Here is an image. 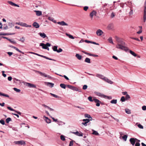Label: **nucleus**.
<instances>
[{
    "label": "nucleus",
    "instance_id": "nucleus-12",
    "mask_svg": "<svg viewBox=\"0 0 146 146\" xmlns=\"http://www.w3.org/2000/svg\"><path fill=\"white\" fill-rule=\"evenodd\" d=\"M72 133L75 135L79 136L82 137L83 136V133L81 132H78L77 131L76 132H73Z\"/></svg>",
    "mask_w": 146,
    "mask_h": 146
},
{
    "label": "nucleus",
    "instance_id": "nucleus-35",
    "mask_svg": "<svg viewBox=\"0 0 146 146\" xmlns=\"http://www.w3.org/2000/svg\"><path fill=\"white\" fill-rule=\"evenodd\" d=\"M125 111L126 113L128 114H129L131 113V110L128 109H125Z\"/></svg>",
    "mask_w": 146,
    "mask_h": 146
},
{
    "label": "nucleus",
    "instance_id": "nucleus-17",
    "mask_svg": "<svg viewBox=\"0 0 146 146\" xmlns=\"http://www.w3.org/2000/svg\"><path fill=\"white\" fill-rule=\"evenodd\" d=\"M113 26L112 23L109 24L107 27L108 29L109 30H112L113 29Z\"/></svg>",
    "mask_w": 146,
    "mask_h": 146
},
{
    "label": "nucleus",
    "instance_id": "nucleus-27",
    "mask_svg": "<svg viewBox=\"0 0 146 146\" xmlns=\"http://www.w3.org/2000/svg\"><path fill=\"white\" fill-rule=\"evenodd\" d=\"M66 35L70 38L72 39H74V38L73 37V36L70 34H68L67 33H66Z\"/></svg>",
    "mask_w": 146,
    "mask_h": 146
},
{
    "label": "nucleus",
    "instance_id": "nucleus-9",
    "mask_svg": "<svg viewBox=\"0 0 146 146\" xmlns=\"http://www.w3.org/2000/svg\"><path fill=\"white\" fill-rule=\"evenodd\" d=\"M94 101L96 103V106L98 107L100 106V104L101 103L100 101L97 99L94 98Z\"/></svg>",
    "mask_w": 146,
    "mask_h": 146
},
{
    "label": "nucleus",
    "instance_id": "nucleus-52",
    "mask_svg": "<svg viewBox=\"0 0 146 146\" xmlns=\"http://www.w3.org/2000/svg\"><path fill=\"white\" fill-rule=\"evenodd\" d=\"M0 123L3 125H4L5 124V122L4 120H0Z\"/></svg>",
    "mask_w": 146,
    "mask_h": 146
},
{
    "label": "nucleus",
    "instance_id": "nucleus-19",
    "mask_svg": "<svg viewBox=\"0 0 146 146\" xmlns=\"http://www.w3.org/2000/svg\"><path fill=\"white\" fill-rule=\"evenodd\" d=\"M8 3L9 4H10V5L12 6H13L15 7H19V6L18 5L13 3L12 1H8Z\"/></svg>",
    "mask_w": 146,
    "mask_h": 146
},
{
    "label": "nucleus",
    "instance_id": "nucleus-28",
    "mask_svg": "<svg viewBox=\"0 0 146 146\" xmlns=\"http://www.w3.org/2000/svg\"><path fill=\"white\" fill-rule=\"evenodd\" d=\"M84 62L88 63H91L90 59L89 58H86L85 59Z\"/></svg>",
    "mask_w": 146,
    "mask_h": 146
},
{
    "label": "nucleus",
    "instance_id": "nucleus-50",
    "mask_svg": "<svg viewBox=\"0 0 146 146\" xmlns=\"http://www.w3.org/2000/svg\"><path fill=\"white\" fill-rule=\"evenodd\" d=\"M91 119H84L83 120V121L85 122H89L90 120H91Z\"/></svg>",
    "mask_w": 146,
    "mask_h": 146
},
{
    "label": "nucleus",
    "instance_id": "nucleus-39",
    "mask_svg": "<svg viewBox=\"0 0 146 146\" xmlns=\"http://www.w3.org/2000/svg\"><path fill=\"white\" fill-rule=\"evenodd\" d=\"M52 49L53 51L57 52V46H54L53 48Z\"/></svg>",
    "mask_w": 146,
    "mask_h": 146
},
{
    "label": "nucleus",
    "instance_id": "nucleus-30",
    "mask_svg": "<svg viewBox=\"0 0 146 146\" xmlns=\"http://www.w3.org/2000/svg\"><path fill=\"white\" fill-rule=\"evenodd\" d=\"M57 123L58 124V125H62L63 124H65V123L64 122H63L60 121H57Z\"/></svg>",
    "mask_w": 146,
    "mask_h": 146
},
{
    "label": "nucleus",
    "instance_id": "nucleus-43",
    "mask_svg": "<svg viewBox=\"0 0 146 146\" xmlns=\"http://www.w3.org/2000/svg\"><path fill=\"white\" fill-rule=\"evenodd\" d=\"M19 40L22 42H23L25 41V39L24 37H23L22 38H21Z\"/></svg>",
    "mask_w": 146,
    "mask_h": 146
},
{
    "label": "nucleus",
    "instance_id": "nucleus-15",
    "mask_svg": "<svg viewBox=\"0 0 146 146\" xmlns=\"http://www.w3.org/2000/svg\"><path fill=\"white\" fill-rule=\"evenodd\" d=\"M96 77H97L102 80H104V78H105V77L102 75L98 74H96Z\"/></svg>",
    "mask_w": 146,
    "mask_h": 146
},
{
    "label": "nucleus",
    "instance_id": "nucleus-58",
    "mask_svg": "<svg viewBox=\"0 0 146 146\" xmlns=\"http://www.w3.org/2000/svg\"><path fill=\"white\" fill-rule=\"evenodd\" d=\"M7 53L9 56H11V55L13 54V53L11 52H7Z\"/></svg>",
    "mask_w": 146,
    "mask_h": 146
},
{
    "label": "nucleus",
    "instance_id": "nucleus-14",
    "mask_svg": "<svg viewBox=\"0 0 146 146\" xmlns=\"http://www.w3.org/2000/svg\"><path fill=\"white\" fill-rule=\"evenodd\" d=\"M96 95L97 96L102 98H106V95L100 92H97Z\"/></svg>",
    "mask_w": 146,
    "mask_h": 146
},
{
    "label": "nucleus",
    "instance_id": "nucleus-47",
    "mask_svg": "<svg viewBox=\"0 0 146 146\" xmlns=\"http://www.w3.org/2000/svg\"><path fill=\"white\" fill-rule=\"evenodd\" d=\"M48 19L51 21H52L53 22H54V21H55L54 20V19L52 17H48Z\"/></svg>",
    "mask_w": 146,
    "mask_h": 146
},
{
    "label": "nucleus",
    "instance_id": "nucleus-29",
    "mask_svg": "<svg viewBox=\"0 0 146 146\" xmlns=\"http://www.w3.org/2000/svg\"><path fill=\"white\" fill-rule=\"evenodd\" d=\"M66 86L69 89L72 90H74L75 87L70 85H66Z\"/></svg>",
    "mask_w": 146,
    "mask_h": 146
},
{
    "label": "nucleus",
    "instance_id": "nucleus-44",
    "mask_svg": "<svg viewBox=\"0 0 146 146\" xmlns=\"http://www.w3.org/2000/svg\"><path fill=\"white\" fill-rule=\"evenodd\" d=\"M15 50H16L17 51H18L19 52H20L21 53H22V54H24V52H22V51H21L20 50H19L16 47H15Z\"/></svg>",
    "mask_w": 146,
    "mask_h": 146
},
{
    "label": "nucleus",
    "instance_id": "nucleus-6",
    "mask_svg": "<svg viewBox=\"0 0 146 146\" xmlns=\"http://www.w3.org/2000/svg\"><path fill=\"white\" fill-rule=\"evenodd\" d=\"M25 84L26 86H27L30 88H36V86L33 84H31L30 83H28V82H25Z\"/></svg>",
    "mask_w": 146,
    "mask_h": 146
},
{
    "label": "nucleus",
    "instance_id": "nucleus-42",
    "mask_svg": "<svg viewBox=\"0 0 146 146\" xmlns=\"http://www.w3.org/2000/svg\"><path fill=\"white\" fill-rule=\"evenodd\" d=\"M88 100L90 102L94 101V99H92V98L91 96H89L88 98Z\"/></svg>",
    "mask_w": 146,
    "mask_h": 146
},
{
    "label": "nucleus",
    "instance_id": "nucleus-13",
    "mask_svg": "<svg viewBox=\"0 0 146 146\" xmlns=\"http://www.w3.org/2000/svg\"><path fill=\"white\" fill-rule=\"evenodd\" d=\"M43 118H44V120L47 123H49L51 122V121L50 119H49L48 117L44 116Z\"/></svg>",
    "mask_w": 146,
    "mask_h": 146
},
{
    "label": "nucleus",
    "instance_id": "nucleus-45",
    "mask_svg": "<svg viewBox=\"0 0 146 146\" xmlns=\"http://www.w3.org/2000/svg\"><path fill=\"white\" fill-rule=\"evenodd\" d=\"M24 27H31V25H27V24L25 23Z\"/></svg>",
    "mask_w": 146,
    "mask_h": 146
},
{
    "label": "nucleus",
    "instance_id": "nucleus-59",
    "mask_svg": "<svg viewBox=\"0 0 146 146\" xmlns=\"http://www.w3.org/2000/svg\"><path fill=\"white\" fill-rule=\"evenodd\" d=\"M88 122H82V124H83L85 126H86L87 125V124L88 123Z\"/></svg>",
    "mask_w": 146,
    "mask_h": 146
},
{
    "label": "nucleus",
    "instance_id": "nucleus-61",
    "mask_svg": "<svg viewBox=\"0 0 146 146\" xmlns=\"http://www.w3.org/2000/svg\"><path fill=\"white\" fill-rule=\"evenodd\" d=\"M142 109L144 111H145L146 110V106H144L142 107Z\"/></svg>",
    "mask_w": 146,
    "mask_h": 146
},
{
    "label": "nucleus",
    "instance_id": "nucleus-31",
    "mask_svg": "<svg viewBox=\"0 0 146 146\" xmlns=\"http://www.w3.org/2000/svg\"><path fill=\"white\" fill-rule=\"evenodd\" d=\"M60 87L64 89H65L66 88V85H65L64 84H60Z\"/></svg>",
    "mask_w": 146,
    "mask_h": 146
},
{
    "label": "nucleus",
    "instance_id": "nucleus-34",
    "mask_svg": "<svg viewBox=\"0 0 146 146\" xmlns=\"http://www.w3.org/2000/svg\"><path fill=\"white\" fill-rule=\"evenodd\" d=\"M0 96H5L7 97H9V96L7 94H4L0 92Z\"/></svg>",
    "mask_w": 146,
    "mask_h": 146
},
{
    "label": "nucleus",
    "instance_id": "nucleus-20",
    "mask_svg": "<svg viewBox=\"0 0 146 146\" xmlns=\"http://www.w3.org/2000/svg\"><path fill=\"white\" fill-rule=\"evenodd\" d=\"M34 12L36 13V15L37 16H40L42 15V12L39 11H34Z\"/></svg>",
    "mask_w": 146,
    "mask_h": 146
},
{
    "label": "nucleus",
    "instance_id": "nucleus-32",
    "mask_svg": "<svg viewBox=\"0 0 146 146\" xmlns=\"http://www.w3.org/2000/svg\"><path fill=\"white\" fill-rule=\"evenodd\" d=\"M108 40L109 42L111 44H114V43L113 41L112 37H110L108 39Z\"/></svg>",
    "mask_w": 146,
    "mask_h": 146
},
{
    "label": "nucleus",
    "instance_id": "nucleus-26",
    "mask_svg": "<svg viewBox=\"0 0 146 146\" xmlns=\"http://www.w3.org/2000/svg\"><path fill=\"white\" fill-rule=\"evenodd\" d=\"M92 131H93V133L92 134L93 135H99V133L97 132V131L92 129Z\"/></svg>",
    "mask_w": 146,
    "mask_h": 146
},
{
    "label": "nucleus",
    "instance_id": "nucleus-22",
    "mask_svg": "<svg viewBox=\"0 0 146 146\" xmlns=\"http://www.w3.org/2000/svg\"><path fill=\"white\" fill-rule=\"evenodd\" d=\"M38 35L43 38H44L46 37V35L44 33H38Z\"/></svg>",
    "mask_w": 146,
    "mask_h": 146
},
{
    "label": "nucleus",
    "instance_id": "nucleus-7",
    "mask_svg": "<svg viewBox=\"0 0 146 146\" xmlns=\"http://www.w3.org/2000/svg\"><path fill=\"white\" fill-rule=\"evenodd\" d=\"M36 72L38 73L41 76H44L45 77H47L48 78H50L51 77L50 76L47 75L45 73L38 71H36Z\"/></svg>",
    "mask_w": 146,
    "mask_h": 146
},
{
    "label": "nucleus",
    "instance_id": "nucleus-1",
    "mask_svg": "<svg viewBox=\"0 0 146 146\" xmlns=\"http://www.w3.org/2000/svg\"><path fill=\"white\" fill-rule=\"evenodd\" d=\"M115 38L117 42L116 47L118 49H120L127 52L129 50L128 48L125 46V43L123 40V39L120 38L117 36H115Z\"/></svg>",
    "mask_w": 146,
    "mask_h": 146
},
{
    "label": "nucleus",
    "instance_id": "nucleus-21",
    "mask_svg": "<svg viewBox=\"0 0 146 146\" xmlns=\"http://www.w3.org/2000/svg\"><path fill=\"white\" fill-rule=\"evenodd\" d=\"M33 25L36 28H38L39 27L38 24L36 22H34L33 24Z\"/></svg>",
    "mask_w": 146,
    "mask_h": 146
},
{
    "label": "nucleus",
    "instance_id": "nucleus-49",
    "mask_svg": "<svg viewBox=\"0 0 146 146\" xmlns=\"http://www.w3.org/2000/svg\"><path fill=\"white\" fill-rule=\"evenodd\" d=\"M137 126L140 129H143V126L140 124L138 125Z\"/></svg>",
    "mask_w": 146,
    "mask_h": 146
},
{
    "label": "nucleus",
    "instance_id": "nucleus-2",
    "mask_svg": "<svg viewBox=\"0 0 146 146\" xmlns=\"http://www.w3.org/2000/svg\"><path fill=\"white\" fill-rule=\"evenodd\" d=\"M28 53H31V54H34L36 55H37L38 56L41 57H43V58H45L46 59H48V60H53V61H56L54 59H51V58H48V57H46V56H44L43 55H40V54H38L37 53H35V52H28Z\"/></svg>",
    "mask_w": 146,
    "mask_h": 146
},
{
    "label": "nucleus",
    "instance_id": "nucleus-46",
    "mask_svg": "<svg viewBox=\"0 0 146 146\" xmlns=\"http://www.w3.org/2000/svg\"><path fill=\"white\" fill-rule=\"evenodd\" d=\"M125 98L124 96H122L120 99V100L122 102H125Z\"/></svg>",
    "mask_w": 146,
    "mask_h": 146
},
{
    "label": "nucleus",
    "instance_id": "nucleus-3",
    "mask_svg": "<svg viewBox=\"0 0 146 146\" xmlns=\"http://www.w3.org/2000/svg\"><path fill=\"white\" fill-rule=\"evenodd\" d=\"M144 8L143 21L144 23H145L146 21V0L145 1L144 3Z\"/></svg>",
    "mask_w": 146,
    "mask_h": 146
},
{
    "label": "nucleus",
    "instance_id": "nucleus-25",
    "mask_svg": "<svg viewBox=\"0 0 146 146\" xmlns=\"http://www.w3.org/2000/svg\"><path fill=\"white\" fill-rule=\"evenodd\" d=\"M76 57L79 60H81L82 58V56L81 55H80L78 54H76Z\"/></svg>",
    "mask_w": 146,
    "mask_h": 146
},
{
    "label": "nucleus",
    "instance_id": "nucleus-56",
    "mask_svg": "<svg viewBox=\"0 0 146 146\" xmlns=\"http://www.w3.org/2000/svg\"><path fill=\"white\" fill-rule=\"evenodd\" d=\"M62 50L61 48H59L58 50H57V52L58 53L60 52H62Z\"/></svg>",
    "mask_w": 146,
    "mask_h": 146
},
{
    "label": "nucleus",
    "instance_id": "nucleus-62",
    "mask_svg": "<svg viewBox=\"0 0 146 146\" xmlns=\"http://www.w3.org/2000/svg\"><path fill=\"white\" fill-rule=\"evenodd\" d=\"M132 38L133 39L136 40L138 41H140V40L137 38L133 37Z\"/></svg>",
    "mask_w": 146,
    "mask_h": 146
},
{
    "label": "nucleus",
    "instance_id": "nucleus-5",
    "mask_svg": "<svg viewBox=\"0 0 146 146\" xmlns=\"http://www.w3.org/2000/svg\"><path fill=\"white\" fill-rule=\"evenodd\" d=\"M15 144L18 145H25V142L23 140L19 141H15Z\"/></svg>",
    "mask_w": 146,
    "mask_h": 146
},
{
    "label": "nucleus",
    "instance_id": "nucleus-63",
    "mask_svg": "<svg viewBox=\"0 0 146 146\" xmlns=\"http://www.w3.org/2000/svg\"><path fill=\"white\" fill-rule=\"evenodd\" d=\"M88 6H85L84 8V9L85 11H86L88 9Z\"/></svg>",
    "mask_w": 146,
    "mask_h": 146
},
{
    "label": "nucleus",
    "instance_id": "nucleus-16",
    "mask_svg": "<svg viewBox=\"0 0 146 146\" xmlns=\"http://www.w3.org/2000/svg\"><path fill=\"white\" fill-rule=\"evenodd\" d=\"M104 81H105L106 82L111 84L113 83V82L110 80L108 79L106 77L104 78Z\"/></svg>",
    "mask_w": 146,
    "mask_h": 146
},
{
    "label": "nucleus",
    "instance_id": "nucleus-4",
    "mask_svg": "<svg viewBox=\"0 0 146 146\" xmlns=\"http://www.w3.org/2000/svg\"><path fill=\"white\" fill-rule=\"evenodd\" d=\"M50 46L51 44L49 43H47L46 44L42 43L40 44V46H42V48L44 49H47V47H49Z\"/></svg>",
    "mask_w": 146,
    "mask_h": 146
},
{
    "label": "nucleus",
    "instance_id": "nucleus-11",
    "mask_svg": "<svg viewBox=\"0 0 146 146\" xmlns=\"http://www.w3.org/2000/svg\"><path fill=\"white\" fill-rule=\"evenodd\" d=\"M57 24L61 25V26H68V24L66 23L64 21H62L60 22H57Z\"/></svg>",
    "mask_w": 146,
    "mask_h": 146
},
{
    "label": "nucleus",
    "instance_id": "nucleus-51",
    "mask_svg": "<svg viewBox=\"0 0 146 146\" xmlns=\"http://www.w3.org/2000/svg\"><path fill=\"white\" fill-rule=\"evenodd\" d=\"M7 108L8 110H11V111H15V110H14V109H12V108H11L10 107H7Z\"/></svg>",
    "mask_w": 146,
    "mask_h": 146
},
{
    "label": "nucleus",
    "instance_id": "nucleus-37",
    "mask_svg": "<svg viewBox=\"0 0 146 146\" xmlns=\"http://www.w3.org/2000/svg\"><path fill=\"white\" fill-rule=\"evenodd\" d=\"M127 135H125L122 138L125 141H126L127 140Z\"/></svg>",
    "mask_w": 146,
    "mask_h": 146
},
{
    "label": "nucleus",
    "instance_id": "nucleus-24",
    "mask_svg": "<svg viewBox=\"0 0 146 146\" xmlns=\"http://www.w3.org/2000/svg\"><path fill=\"white\" fill-rule=\"evenodd\" d=\"M129 51L131 55H132L133 56H134L135 57H136L137 56V55L136 54H135L134 52L133 51H132L131 50H129H129H128L127 51Z\"/></svg>",
    "mask_w": 146,
    "mask_h": 146
},
{
    "label": "nucleus",
    "instance_id": "nucleus-40",
    "mask_svg": "<svg viewBox=\"0 0 146 146\" xmlns=\"http://www.w3.org/2000/svg\"><path fill=\"white\" fill-rule=\"evenodd\" d=\"M60 139L61 140L63 141L65 140V137L63 135H61L60 136Z\"/></svg>",
    "mask_w": 146,
    "mask_h": 146
},
{
    "label": "nucleus",
    "instance_id": "nucleus-36",
    "mask_svg": "<svg viewBox=\"0 0 146 146\" xmlns=\"http://www.w3.org/2000/svg\"><path fill=\"white\" fill-rule=\"evenodd\" d=\"M84 116L86 117H88V118H91V119H92V118L90 115L88 114H85Z\"/></svg>",
    "mask_w": 146,
    "mask_h": 146
},
{
    "label": "nucleus",
    "instance_id": "nucleus-33",
    "mask_svg": "<svg viewBox=\"0 0 146 146\" xmlns=\"http://www.w3.org/2000/svg\"><path fill=\"white\" fill-rule=\"evenodd\" d=\"M117 100L116 99L110 101V103L112 104H116L117 103Z\"/></svg>",
    "mask_w": 146,
    "mask_h": 146
},
{
    "label": "nucleus",
    "instance_id": "nucleus-60",
    "mask_svg": "<svg viewBox=\"0 0 146 146\" xmlns=\"http://www.w3.org/2000/svg\"><path fill=\"white\" fill-rule=\"evenodd\" d=\"M106 98L109 100L111 99L112 98L111 96H106Z\"/></svg>",
    "mask_w": 146,
    "mask_h": 146
},
{
    "label": "nucleus",
    "instance_id": "nucleus-57",
    "mask_svg": "<svg viewBox=\"0 0 146 146\" xmlns=\"http://www.w3.org/2000/svg\"><path fill=\"white\" fill-rule=\"evenodd\" d=\"M73 145V141H71L70 142L69 146H72Z\"/></svg>",
    "mask_w": 146,
    "mask_h": 146
},
{
    "label": "nucleus",
    "instance_id": "nucleus-53",
    "mask_svg": "<svg viewBox=\"0 0 146 146\" xmlns=\"http://www.w3.org/2000/svg\"><path fill=\"white\" fill-rule=\"evenodd\" d=\"M2 75L4 77H5L7 75L6 74L4 73L5 72L4 71H2Z\"/></svg>",
    "mask_w": 146,
    "mask_h": 146
},
{
    "label": "nucleus",
    "instance_id": "nucleus-18",
    "mask_svg": "<svg viewBox=\"0 0 146 146\" xmlns=\"http://www.w3.org/2000/svg\"><path fill=\"white\" fill-rule=\"evenodd\" d=\"M96 12L94 11H93L90 14V16L92 18H93V17L94 16H96Z\"/></svg>",
    "mask_w": 146,
    "mask_h": 146
},
{
    "label": "nucleus",
    "instance_id": "nucleus-23",
    "mask_svg": "<svg viewBox=\"0 0 146 146\" xmlns=\"http://www.w3.org/2000/svg\"><path fill=\"white\" fill-rule=\"evenodd\" d=\"M46 84L47 86H49L50 88L53 87L54 85V84L53 83L49 82H46Z\"/></svg>",
    "mask_w": 146,
    "mask_h": 146
},
{
    "label": "nucleus",
    "instance_id": "nucleus-10",
    "mask_svg": "<svg viewBox=\"0 0 146 146\" xmlns=\"http://www.w3.org/2000/svg\"><path fill=\"white\" fill-rule=\"evenodd\" d=\"M103 33V32L100 29L98 30L96 32V34L98 36H101Z\"/></svg>",
    "mask_w": 146,
    "mask_h": 146
},
{
    "label": "nucleus",
    "instance_id": "nucleus-64",
    "mask_svg": "<svg viewBox=\"0 0 146 146\" xmlns=\"http://www.w3.org/2000/svg\"><path fill=\"white\" fill-rule=\"evenodd\" d=\"M140 144L139 142H136L135 145V146H140Z\"/></svg>",
    "mask_w": 146,
    "mask_h": 146
},
{
    "label": "nucleus",
    "instance_id": "nucleus-8",
    "mask_svg": "<svg viewBox=\"0 0 146 146\" xmlns=\"http://www.w3.org/2000/svg\"><path fill=\"white\" fill-rule=\"evenodd\" d=\"M136 140H137V139L136 138H131L130 139L129 141L133 146L135 144L136 142Z\"/></svg>",
    "mask_w": 146,
    "mask_h": 146
},
{
    "label": "nucleus",
    "instance_id": "nucleus-41",
    "mask_svg": "<svg viewBox=\"0 0 146 146\" xmlns=\"http://www.w3.org/2000/svg\"><path fill=\"white\" fill-rule=\"evenodd\" d=\"M13 90H15V91L17 92H19L21 91V90L19 89H18L16 88H13Z\"/></svg>",
    "mask_w": 146,
    "mask_h": 146
},
{
    "label": "nucleus",
    "instance_id": "nucleus-48",
    "mask_svg": "<svg viewBox=\"0 0 146 146\" xmlns=\"http://www.w3.org/2000/svg\"><path fill=\"white\" fill-rule=\"evenodd\" d=\"M87 87H88V86L87 85H84L83 86V88H82V89H83L84 90H85L87 89Z\"/></svg>",
    "mask_w": 146,
    "mask_h": 146
},
{
    "label": "nucleus",
    "instance_id": "nucleus-54",
    "mask_svg": "<svg viewBox=\"0 0 146 146\" xmlns=\"http://www.w3.org/2000/svg\"><path fill=\"white\" fill-rule=\"evenodd\" d=\"M130 98V96H129V95L128 94H127L125 96V98H126V100L128 99H129Z\"/></svg>",
    "mask_w": 146,
    "mask_h": 146
},
{
    "label": "nucleus",
    "instance_id": "nucleus-55",
    "mask_svg": "<svg viewBox=\"0 0 146 146\" xmlns=\"http://www.w3.org/2000/svg\"><path fill=\"white\" fill-rule=\"evenodd\" d=\"M50 94H51L52 96H53L54 97L56 98H58V96L57 95H56L55 94H53L52 93H50Z\"/></svg>",
    "mask_w": 146,
    "mask_h": 146
},
{
    "label": "nucleus",
    "instance_id": "nucleus-38",
    "mask_svg": "<svg viewBox=\"0 0 146 146\" xmlns=\"http://www.w3.org/2000/svg\"><path fill=\"white\" fill-rule=\"evenodd\" d=\"M11 121V119L10 117H8L6 119V122L7 123H8L9 122Z\"/></svg>",
    "mask_w": 146,
    "mask_h": 146
}]
</instances>
